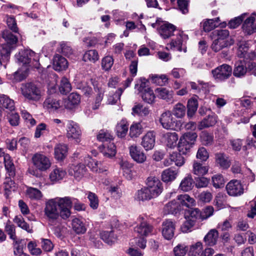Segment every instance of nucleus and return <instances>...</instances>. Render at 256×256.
Listing matches in <instances>:
<instances>
[{
    "mask_svg": "<svg viewBox=\"0 0 256 256\" xmlns=\"http://www.w3.org/2000/svg\"><path fill=\"white\" fill-rule=\"evenodd\" d=\"M113 64L114 59L111 56H106L102 60L101 65L102 68L106 71L109 70Z\"/></svg>",
    "mask_w": 256,
    "mask_h": 256,
    "instance_id": "nucleus-64",
    "label": "nucleus"
},
{
    "mask_svg": "<svg viewBox=\"0 0 256 256\" xmlns=\"http://www.w3.org/2000/svg\"><path fill=\"white\" fill-rule=\"evenodd\" d=\"M82 132L79 126L72 120H68L66 124L67 138L78 143L80 141Z\"/></svg>",
    "mask_w": 256,
    "mask_h": 256,
    "instance_id": "nucleus-10",
    "label": "nucleus"
},
{
    "mask_svg": "<svg viewBox=\"0 0 256 256\" xmlns=\"http://www.w3.org/2000/svg\"><path fill=\"white\" fill-rule=\"evenodd\" d=\"M71 84L68 80L65 77L62 78L59 86L60 92L62 94H66L71 90Z\"/></svg>",
    "mask_w": 256,
    "mask_h": 256,
    "instance_id": "nucleus-49",
    "label": "nucleus"
},
{
    "mask_svg": "<svg viewBox=\"0 0 256 256\" xmlns=\"http://www.w3.org/2000/svg\"><path fill=\"white\" fill-rule=\"evenodd\" d=\"M220 18L208 19L201 23L202 28L205 32H209L215 28L219 24Z\"/></svg>",
    "mask_w": 256,
    "mask_h": 256,
    "instance_id": "nucleus-36",
    "label": "nucleus"
},
{
    "mask_svg": "<svg viewBox=\"0 0 256 256\" xmlns=\"http://www.w3.org/2000/svg\"><path fill=\"white\" fill-rule=\"evenodd\" d=\"M153 198L154 197L146 188L138 190L136 197V198L139 201L148 200Z\"/></svg>",
    "mask_w": 256,
    "mask_h": 256,
    "instance_id": "nucleus-38",
    "label": "nucleus"
},
{
    "mask_svg": "<svg viewBox=\"0 0 256 256\" xmlns=\"http://www.w3.org/2000/svg\"><path fill=\"white\" fill-rule=\"evenodd\" d=\"M153 226L146 221L141 222L134 228V231L140 237L147 236L152 233Z\"/></svg>",
    "mask_w": 256,
    "mask_h": 256,
    "instance_id": "nucleus-17",
    "label": "nucleus"
},
{
    "mask_svg": "<svg viewBox=\"0 0 256 256\" xmlns=\"http://www.w3.org/2000/svg\"><path fill=\"white\" fill-rule=\"evenodd\" d=\"M160 122L163 128L166 130H176L180 128V121L175 120L170 111L163 112L160 118Z\"/></svg>",
    "mask_w": 256,
    "mask_h": 256,
    "instance_id": "nucleus-9",
    "label": "nucleus"
},
{
    "mask_svg": "<svg viewBox=\"0 0 256 256\" xmlns=\"http://www.w3.org/2000/svg\"><path fill=\"white\" fill-rule=\"evenodd\" d=\"M6 118L11 126H16L19 125L20 117L18 113L10 112L7 114Z\"/></svg>",
    "mask_w": 256,
    "mask_h": 256,
    "instance_id": "nucleus-55",
    "label": "nucleus"
},
{
    "mask_svg": "<svg viewBox=\"0 0 256 256\" xmlns=\"http://www.w3.org/2000/svg\"><path fill=\"white\" fill-rule=\"evenodd\" d=\"M0 104L2 106L10 112L15 110V104L14 100L4 94H0Z\"/></svg>",
    "mask_w": 256,
    "mask_h": 256,
    "instance_id": "nucleus-32",
    "label": "nucleus"
},
{
    "mask_svg": "<svg viewBox=\"0 0 256 256\" xmlns=\"http://www.w3.org/2000/svg\"><path fill=\"white\" fill-rule=\"evenodd\" d=\"M80 102V96L77 93L70 94L67 100L65 102V106L66 108L72 109L78 106Z\"/></svg>",
    "mask_w": 256,
    "mask_h": 256,
    "instance_id": "nucleus-31",
    "label": "nucleus"
},
{
    "mask_svg": "<svg viewBox=\"0 0 256 256\" xmlns=\"http://www.w3.org/2000/svg\"><path fill=\"white\" fill-rule=\"evenodd\" d=\"M158 33L164 39L168 38L174 34V32L177 31L176 27L172 24L165 22L162 24L158 29Z\"/></svg>",
    "mask_w": 256,
    "mask_h": 256,
    "instance_id": "nucleus-15",
    "label": "nucleus"
},
{
    "mask_svg": "<svg viewBox=\"0 0 256 256\" xmlns=\"http://www.w3.org/2000/svg\"><path fill=\"white\" fill-rule=\"evenodd\" d=\"M54 157L58 160H63L66 156L68 147L65 144H58L54 147Z\"/></svg>",
    "mask_w": 256,
    "mask_h": 256,
    "instance_id": "nucleus-30",
    "label": "nucleus"
},
{
    "mask_svg": "<svg viewBox=\"0 0 256 256\" xmlns=\"http://www.w3.org/2000/svg\"><path fill=\"white\" fill-rule=\"evenodd\" d=\"M152 82L159 86H165L168 83V78L166 74H152L150 76Z\"/></svg>",
    "mask_w": 256,
    "mask_h": 256,
    "instance_id": "nucleus-46",
    "label": "nucleus"
},
{
    "mask_svg": "<svg viewBox=\"0 0 256 256\" xmlns=\"http://www.w3.org/2000/svg\"><path fill=\"white\" fill-rule=\"evenodd\" d=\"M26 194L29 198L32 200H40L42 196V193L40 190L32 187L27 188Z\"/></svg>",
    "mask_w": 256,
    "mask_h": 256,
    "instance_id": "nucleus-54",
    "label": "nucleus"
},
{
    "mask_svg": "<svg viewBox=\"0 0 256 256\" xmlns=\"http://www.w3.org/2000/svg\"><path fill=\"white\" fill-rule=\"evenodd\" d=\"M255 18L250 16L247 18L242 24V30L246 34L250 35L256 32V24L254 23Z\"/></svg>",
    "mask_w": 256,
    "mask_h": 256,
    "instance_id": "nucleus-23",
    "label": "nucleus"
},
{
    "mask_svg": "<svg viewBox=\"0 0 256 256\" xmlns=\"http://www.w3.org/2000/svg\"><path fill=\"white\" fill-rule=\"evenodd\" d=\"M17 62L22 66H30L38 68V56L36 54L30 50H21L15 54Z\"/></svg>",
    "mask_w": 256,
    "mask_h": 256,
    "instance_id": "nucleus-3",
    "label": "nucleus"
},
{
    "mask_svg": "<svg viewBox=\"0 0 256 256\" xmlns=\"http://www.w3.org/2000/svg\"><path fill=\"white\" fill-rule=\"evenodd\" d=\"M157 96L161 99L164 100L166 102L172 100L174 95V92L172 90H170L166 88H158L155 90Z\"/></svg>",
    "mask_w": 256,
    "mask_h": 256,
    "instance_id": "nucleus-29",
    "label": "nucleus"
},
{
    "mask_svg": "<svg viewBox=\"0 0 256 256\" xmlns=\"http://www.w3.org/2000/svg\"><path fill=\"white\" fill-rule=\"evenodd\" d=\"M53 199L60 208V216L64 220L68 218L71 214L70 209L73 202L72 198L65 196L56 197Z\"/></svg>",
    "mask_w": 256,
    "mask_h": 256,
    "instance_id": "nucleus-4",
    "label": "nucleus"
},
{
    "mask_svg": "<svg viewBox=\"0 0 256 256\" xmlns=\"http://www.w3.org/2000/svg\"><path fill=\"white\" fill-rule=\"evenodd\" d=\"M66 172L65 170L60 168H54L50 174L49 178L53 183L58 182L62 180Z\"/></svg>",
    "mask_w": 256,
    "mask_h": 256,
    "instance_id": "nucleus-27",
    "label": "nucleus"
},
{
    "mask_svg": "<svg viewBox=\"0 0 256 256\" xmlns=\"http://www.w3.org/2000/svg\"><path fill=\"white\" fill-rule=\"evenodd\" d=\"M218 237V231L216 229H212L204 236V241L206 244L212 246L216 244Z\"/></svg>",
    "mask_w": 256,
    "mask_h": 256,
    "instance_id": "nucleus-33",
    "label": "nucleus"
},
{
    "mask_svg": "<svg viewBox=\"0 0 256 256\" xmlns=\"http://www.w3.org/2000/svg\"><path fill=\"white\" fill-rule=\"evenodd\" d=\"M102 152L106 158H112L116 154V148L114 144L110 142L106 146H104Z\"/></svg>",
    "mask_w": 256,
    "mask_h": 256,
    "instance_id": "nucleus-41",
    "label": "nucleus"
},
{
    "mask_svg": "<svg viewBox=\"0 0 256 256\" xmlns=\"http://www.w3.org/2000/svg\"><path fill=\"white\" fill-rule=\"evenodd\" d=\"M200 138L201 142L205 146H210L214 142V136L212 134H210L206 131L202 132Z\"/></svg>",
    "mask_w": 256,
    "mask_h": 256,
    "instance_id": "nucleus-56",
    "label": "nucleus"
},
{
    "mask_svg": "<svg viewBox=\"0 0 256 256\" xmlns=\"http://www.w3.org/2000/svg\"><path fill=\"white\" fill-rule=\"evenodd\" d=\"M32 164L36 170L29 168L28 172L36 177L39 176L38 170L44 172L48 170L51 166V162L48 158L40 153H36L32 158Z\"/></svg>",
    "mask_w": 256,
    "mask_h": 256,
    "instance_id": "nucleus-2",
    "label": "nucleus"
},
{
    "mask_svg": "<svg viewBox=\"0 0 256 256\" xmlns=\"http://www.w3.org/2000/svg\"><path fill=\"white\" fill-rule=\"evenodd\" d=\"M20 90L22 95L28 102H38L42 96L41 88L33 82L22 84Z\"/></svg>",
    "mask_w": 256,
    "mask_h": 256,
    "instance_id": "nucleus-1",
    "label": "nucleus"
},
{
    "mask_svg": "<svg viewBox=\"0 0 256 256\" xmlns=\"http://www.w3.org/2000/svg\"><path fill=\"white\" fill-rule=\"evenodd\" d=\"M130 154L132 158L136 162L142 164L146 159L145 154L140 148L135 145L129 147Z\"/></svg>",
    "mask_w": 256,
    "mask_h": 256,
    "instance_id": "nucleus-18",
    "label": "nucleus"
},
{
    "mask_svg": "<svg viewBox=\"0 0 256 256\" xmlns=\"http://www.w3.org/2000/svg\"><path fill=\"white\" fill-rule=\"evenodd\" d=\"M226 188L230 196H238L240 194V181L236 180H230L227 184Z\"/></svg>",
    "mask_w": 256,
    "mask_h": 256,
    "instance_id": "nucleus-25",
    "label": "nucleus"
},
{
    "mask_svg": "<svg viewBox=\"0 0 256 256\" xmlns=\"http://www.w3.org/2000/svg\"><path fill=\"white\" fill-rule=\"evenodd\" d=\"M162 226V233L164 238L168 240L172 239L176 228L175 224L170 220H166L163 222Z\"/></svg>",
    "mask_w": 256,
    "mask_h": 256,
    "instance_id": "nucleus-14",
    "label": "nucleus"
},
{
    "mask_svg": "<svg viewBox=\"0 0 256 256\" xmlns=\"http://www.w3.org/2000/svg\"><path fill=\"white\" fill-rule=\"evenodd\" d=\"M194 183L192 176L188 175L182 180L179 188L184 192H188L192 188Z\"/></svg>",
    "mask_w": 256,
    "mask_h": 256,
    "instance_id": "nucleus-37",
    "label": "nucleus"
},
{
    "mask_svg": "<svg viewBox=\"0 0 256 256\" xmlns=\"http://www.w3.org/2000/svg\"><path fill=\"white\" fill-rule=\"evenodd\" d=\"M172 114L177 118H182L186 114V107L181 103H178L174 106Z\"/></svg>",
    "mask_w": 256,
    "mask_h": 256,
    "instance_id": "nucleus-51",
    "label": "nucleus"
},
{
    "mask_svg": "<svg viewBox=\"0 0 256 256\" xmlns=\"http://www.w3.org/2000/svg\"><path fill=\"white\" fill-rule=\"evenodd\" d=\"M192 146L184 138L182 137L180 138L178 143V150L180 153L182 154H186L190 151Z\"/></svg>",
    "mask_w": 256,
    "mask_h": 256,
    "instance_id": "nucleus-45",
    "label": "nucleus"
},
{
    "mask_svg": "<svg viewBox=\"0 0 256 256\" xmlns=\"http://www.w3.org/2000/svg\"><path fill=\"white\" fill-rule=\"evenodd\" d=\"M190 254L191 256H203L202 244L200 242H197L190 246Z\"/></svg>",
    "mask_w": 256,
    "mask_h": 256,
    "instance_id": "nucleus-53",
    "label": "nucleus"
},
{
    "mask_svg": "<svg viewBox=\"0 0 256 256\" xmlns=\"http://www.w3.org/2000/svg\"><path fill=\"white\" fill-rule=\"evenodd\" d=\"M132 114H136L141 116L148 115L150 112L148 108L140 104H135L132 108Z\"/></svg>",
    "mask_w": 256,
    "mask_h": 256,
    "instance_id": "nucleus-52",
    "label": "nucleus"
},
{
    "mask_svg": "<svg viewBox=\"0 0 256 256\" xmlns=\"http://www.w3.org/2000/svg\"><path fill=\"white\" fill-rule=\"evenodd\" d=\"M208 170V166H203L197 162H194L193 164V172L194 174L200 176L206 174Z\"/></svg>",
    "mask_w": 256,
    "mask_h": 256,
    "instance_id": "nucleus-44",
    "label": "nucleus"
},
{
    "mask_svg": "<svg viewBox=\"0 0 256 256\" xmlns=\"http://www.w3.org/2000/svg\"><path fill=\"white\" fill-rule=\"evenodd\" d=\"M2 38L4 42L1 44V48L10 54L17 46L18 36L8 30H5L2 32Z\"/></svg>",
    "mask_w": 256,
    "mask_h": 256,
    "instance_id": "nucleus-5",
    "label": "nucleus"
},
{
    "mask_svg": "<svg viewBox=\"0 0 256 256\" xmlns=\"http://www.w3.org/2000/svg\"><path fill=\"white\" fill-rule=\"evenodd\" d=\"M44 213L49 221L51 222L57 220L60 216V212L58 209L57 205L53 198L46 202Z\"/></svg>",
    "mask_w": 256,
    "mask_h": 256,
    "instance_id": "nucleus-12",
    "label": "nucleus"
},
{
    "mask_svg": "<svg viewBox=\"0 0 256 256\" xmlns=\"http://www.w3.org/2000/svg\"><path fill=\"white\" fill-rule=\"evenodd\" d=\"M142 100L148 104H152L155 99V94L153 90L150 88H147V90L140 94Z\"/></svg>",
    "mask_w": 256,
    "mask_h": 256,
    "instance_id": "nucleus-57",
    "label": "nucleus"
},
{
    "mask_svg": "<svg viewBox=\"0 0 256 256\" xmlns=\"http://www.w3.org/2000/svg\"><path fill=\"white\" fill-rule=\"evenodd\" d=\"M180 204L176 200H172L166 204L164 208V212L165 214H172L176 215L181 210Z\"/></svg>",
    "mask_w": 256,
    "mask_h": 256,
    "instance_id": "nucleus-24",
    "label": "nucleus"
},
{
    "mask_svg": "<svg viewBox=\"0 0 256 256\" xmlns=\"http://www.w3.org/2000/svg\"><path fill=\"white\" fill-rule=\"evenodd\" d=\"M255 57L254 54L248 53L246 50L244 52H241V58H249L250 60L248 61L244 60L243 62H241V76L248 74L251 75L254 72V69L256 64L252 60Z\"/></svg>",
    "mask_w": 256,
    "mask_h": 256,
    "instance_id": "nucleus-6",
    "label": "nucleus"
},
{
    "mask_svg": "<svg viewBox=\"0 0 256 256\" xmlns=\"http://www.w3.org/2000/svg\"><path fill=\"white\" fill-rule=\"evenodd\" d=\"M178 199L180 201L182 206L187 208L192 207L195 204V200L187 194L179 195L178 196Z\"/></svg>",
    "mask_w": 256,
    "mask_h": 256,
    "instance_id": "nucleus-43",
    "label": "nucleus"
},
{
    "mask_svg": "<svg viewBox=\"0 0 256 256\" xmlns=\"http://www.w3.org/2000/svg\"><path fill=\"white\" fill-rule=\"evenodd\" d=\"M128 126L127 122L124 120H121L118 123L116 126V131L118 137H124L128 131Z\"/></svg>",
    "mask_w": 256,
    "mask_h": 256,
    "instance_id": "nucleus-42",
    "label": "nucleus"
},
{
    "mask_svg": "<svg viewBox=\"0 0 256 256\" xmlns=\"http://www.w3.org/2000/svg\"><path fill=\"white\" fill-rule=\"evenodd\" d=\"M213 77L218 82L228 79L232 74V68L227 64H222L212 70Z\"/></svg>",
    "mask_w": 256,
    "mask_h": 256,
    "instance_id": "nucleus-7",
    "label": "nucleus"
},
{
    "mask_svg": "<svg viewBox=\"0 0 256 256\" xmlns=\"http://www.w3.org/2000/svg\"><path fill=\"white\" fill-rule=\"evenodd\" d=\"M188 39L187 35L182 32L178 31L176 34V37L175 39L172 40L168 46L170 48L174 50H176L180 52H186V44Z\"/></svg>",
    "mask_w": 256,
    "mask_h": 256,
    "instance_id": "nucleus-11",
    "label": "nucleus"
},
{
    "mask_svg": "<svg viewBox=\"0 0 256 256\" xmlns=\"http://www.w3.org/2000/svg\"><path fill=\"white\" fill-rule=\"evenodd\" d=\"M123 92L124 90L122 88H120L118 89L115 94L110 95L108 98V104H116L117 102L120 100V96Z\"/></svg>",
    "mask_w": 256,
    "mask_h": 256,
    "instance_id": "nucleus-60",
    "label": "nucleus"
},
{
    "mask_svg": "<svg viewBox=\"0 0 256 256\" xmlns=\"http://www.w3.org/2000/svg\"><path fill=\"white\" fill-rule=\"evenodd\" d=\"M14 222L17 224L18 226L22 229L27 231L28 232H32V230L30 228V226L24 220L22 216H16L14 219Z\"/></svg>",
    "mask_w": 256,
    "mask_h": 256,
    "instance_id": "nucleus-58",
    "label": "nucleus"
},
{
    "mask_svg": "<svg viewBox=\"0 0 256 256\" xmlns=\"http://www.w3.org/2000/svg\"><path fill=\"white\" fill-rule=\"evenodd\" d=\"M44 108L50 112H54L60 107V100L53 96L48 97L44 102Z\"/></svg>",
    "mask_w": 256,
    "mask_h": 256,
    "instance_id": "nucleus-22",
    "label": "nucleus"
},
{
    "mask_svg": "<svg viewBox=\"0 0 256 256\" xmlns=\"http://www.w3.org/2000/svg\"><path fill=\"white\" fill-rule=\"evenodd\" d=\"M198 102L196 98H191L188 102L187 116L189 118H192L197 110Z\"/></svg>",
    "mask_w": 256,
    "mask_h": 256,
    "instance_id": "nucleus-40",
    "label": "nucleus"
},
{
    "mask_svg": "<svg viewBox=\"0 0 256 256\" xmlns=\"http://www.w3.org/2000/svg\"><path fill=\"white\" fill-rule=\"evenodd\" d=\"M101 238L108 244H112L116 240V236L114 235L113 231H104L100 233Z\"/></svg>",
    "mask_w": 256,
    "mask_h": 256,
    "instance_id": "nucleus-47",
    "label": "nucleus"
},
{
    "mask_svg": "<svg viewBox=\"0 0 256 256\" xmlns=\"http://www.w3.org/2000/svg\"><path fill=\"white\" fill-rule=\"evenodd\" d=\"M217 122V116L215 114L208 115L200 121L198 126L199 130L213 126Z\"/></svg>",
    "mask_w": 256,
    "mask_h": 256,
    "instance_id": "nucleus-26",
    "label": "nucleus"
},
{
    "mask_svg": "<svg viewBox=\"0 0 256 256\" xmlns=\"http://www.w3.org/2000/svg\"><path fill=\"white\" fill-rule=\"evenodd\" d=\"M232 228V222L230 219H226L220 222L216 226L217 230L220 232H228Z\"/></svg>",
    "mask_w": 256,
    "mask_h": 256,
    "instance_id": "nucleus-61",
    "label": "nucleus"
},
{
    "mask_svg": "<svg viewBox=\"0 0 256 256\" xmlns=\"http://www.w3.org/2000/svg\"><path fill=\"white\" fill-rule=\"evenodd\" d=\"M58 52L67 56H70L73 53V50L70 44L64 42L60 43Z\"/></svg>",
    "mask_w": 256,
    "mask_h": 256,
    "instance_id": "nucleus-59",
    "label": "nucleus"
},
{
    "mask_svg": "<svg viewBox=\"0 0 256 256\" xmlns=\"http://www.w3.org/2000/svg\"><path fill=\"white\" fill-rule=\"evenodd\" d=\"M72 228L77 234H83L86 231V228L82 222L78 218H74L72 222Z\"/></svg>",
    "mask_w": 256,
    "mask_h": 256,
    "instance_id": "nucleus-35",
    "label": "nucleus"
},
{
    "mask_svg": "<svg viewBox=\"0 0 256 256\" xmlns=\"http://www.w3.org/2000/svg\"><path fill=\"white\" fill-rule=\"evenodd\" d=\"M216 162L223 169L228 168L230 164L228 157L224 153H217L215 154Z\"/></svg>",
    "mask_w": 256,
    "mask_h": 256,
    "instance_id": "nucleus-34",
    "label": "nucleus"
},
{
    "mask_svg": "<svg viewBox=\"0 0 256 256\" xmlns=\"http://www.w3.org/2000/svg\"><path fill=\"white\" fill-rule=\"evenodd\" d=\"M4 166L10 177H14L15 176V167L14 163L8 154H6L4 160Z\"/></svg>",
    "mask_w": 256,
    "mask_h": 256,
    "instance_id": "nucleus-39",
    "label": "nucleus"
},
{
    "mask_svg": "<svg viewBox=\"0 0 256 256\" xmlns=\"http://www.w3.org/2000/svg\"><path fill=\"white\" fill-rule=\"evenodd\" d=\"M178 174V171L172 168H168L162 171L161 174L162 180L164 182H169L174 180Z\"/></svg>",
    "mask_w": 256,
    "mask_h": 256,
    "instance_id": "nucleus-28",
    "label": "nucleus"
},
{
    "mask_svg": "<svg viewBox=\"0 0 256 256\" xmlns=\"http://www.w3.org/2000/svg\"><path fill=\"white\" fill-rule=\"evenodd\" d=\"M97 139L100 142H106L112 140V136L107 130H100L97 135Z\"/></svg>",
    "mask_w": 256,
    "mask_h": 256,
    "instance_id": "nucleus-63",
    "label": "nucleus"
},
{
    "mask_svg": "<svg viewBox=\"0 0 256 256\" xmlns=\"http://www.w3.org/2000/svg\"><path fill=\"white\" fill-rule=\"evenodd\" d=\"M53 66L56 71L66 70L68 67V62L64 57L56 54L53 59Z\"/></svg>",
    "mask_w": 256,
    "mask_h": 256,
    "instance_id": "nucleus-21",
    "label": "nucleus"
},
{
    "mask_svg": "<svg viewBox=\"0 0 256 256\" xmlns=\"http://www.w3.org/2000/svg\"><path fill=\"white\" fill-rule=\"evenodd\" d=\"M188 250L185 244H180L176 246L173 250L174 256H184Z\"/></svg>",
    "mask_w": 256,
    "mask_h": 256,
    "instance_id": "nucleus-62",
    "label": "nucleus"
},
{
    "mask_svg": "<svg viewBox=\"0 0 256 256\" xmlns=\"http://www.w3.org/2000/svg\"><path fill=\"white\" fill-rule=\"evenodd\" d=\"M167 145L170 148H173L176 146L178 139V134L175 132H167L165 134Z\"/></svg>",
    "mask_w": 256,
    "mask_h": 256,
    "instance_id": "nucleus-50",
    "label": "nucleus"
},
{
    "mask_svg": "<svg viewBox=\"0 0 256 256\" xmlns=\"http://www.w3.org/2000/svg\"><path fill=\"white\" fill-rule=\"evenodd\" d=\"M202 220V214L198 208H194L189 210V216L186 220L182 226V230L184 232H187L198 221Z\"/></svg>",
    "mask_w": 256,
    "mask_h": 256,
    "instance_id": "nucleus-8",
    "label": "nucleus"
},
{
    "mask_svg": "<svg viewBox=\"0 0 256 256\" xmlns=\"http://www.w3.org/2000/svg\"><path fill=\"white\" fill-rule=\"evenodd\" d=\"M156 134L153 131L148 132L142 138L141 144L146 150H152L154 146Z\"/></svg>",
    "mask_w": 256,
    "mask_h": 256,
    "instance_id": "nucleus-20",
    "label": "nucleus"
},
{
    "mask_svg": "<svg viewBox=\"0 0 256 256\" xmlns=\"http://www.w3.org/2000/svg\"><path fill=\"white\" fill-rule=\"evenodd\" d=\"M146 187L154 198L158 196L162 192L163 186L160 180L155 176H150L147 179Z\"/></svg>",
    "mask_w": 256,
    "mask_h": 256,
    "instance_id": "nucleus-13",
    "label": "nucleus"
},
{
    "mask_svg": "<svg viewBox=\"0 0 256 256\" xmlns=\"http://www.w3.org/2000/svg\"><path fill=\"white\" fill-rule=\"evenodd\" d=\"M184 162V158L180 153L173 152L170 154L168 158L164 160V164L166 166H168L174 164L177 166L180 167L183 166Z\"/></svg>",
    "mask_w": 256,
    "mask_h": 256,
    "instance_id": "nucleus-16",
    "label": "nucleus"
},
{
    "mask_svg": "<svg viewBox=\"0 0 256 256\" xmlns=\"http://www.w3.org/2000/svg\"><path fill=\"white\" fill-rule=\"evenodd\" d=\"M98 60V54L96 50H90L86 52L83 56V60L86 62L94 63Z\"/></svg>",
    "mask_w": 256,
    "mask_h": 256,
    "instance_id": "nucleus-48",
    "label": "nucleus"
},
{
    "mask_svg": "<svg viewBox=\"0 0 256 256\" xmlns=\"http://www.w3.org/2000/svg\"><path fill=\"white\" fill-rule=\"evenodd\" d=\"M86 168L84 164H72L69 170V174L77 180H80L86 173Z\"/></svg>",
    "mask_w": 256,
    "mask_h": 256,
    "instance_id": "nucleus-19",
    "label": "nucleus"
}]
</instances>
